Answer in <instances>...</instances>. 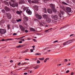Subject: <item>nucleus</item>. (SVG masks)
<instances>
[{
	"label": "nucleus",
	"instance_id": "58",
	"mask_svg": "<svg viewBox=\"0 0 75 75\" xmlns=\"http://www.w3.org/2000/svg\"><path fill=\"white\" fill-rule=\"evenodd\" d=\"M25 60H26L27 61H28L29 60V59H25Z\"/></svg>",
	"mask_w": 75,
	"mask_h": 75
},
{
	"label": "nucleus",
	"instance_id": "1",
	"mask_svg": "<svg viewBox=\"0 0 75 75\" xmlns=\"http://www.w3.org/2000/svg\"><path fill=\"white\" fill-rule=\"evenodd\" d=\"M60 8L62 9L63 10L66 11L67 13H70L71 12V8L69 7L66 8L64 7L63 5L60 6Z\"/></svg>",
	"mask_w": 75,
	"mask_h": 75
},
{
	"label": "nucleus",
	"instance_id": "55",
	"mask_svg": "<svg viewBox=\"0 0 75 75\" xmlns=\"http://www.w3.org/2000/svg\"><path fill=\"white\" fill-rule=\"evenodd\" d=\"M21 64V62H19L18 64V65H20Z\"/></svg>",
	"mask_w": 75,
	"mask_h": 75
},
{
	"label": "nucleus",
	"instance_id": "35",
	"mask_svg": "<svg viewBox=\"0 0 75 75\" xmlns=\"http://www.w3.org/2000/svg\"><path fill=\"white\" fill-rule=\"evenodd\" d=\"M62 3H63V4H65V5H68V4H67L66 3H65L64 2H62Z\"/></svg>",
	"mask_w": 75,
	"mask_h": 75
},
{
	"label": "nucleus",
	"instance_id": "51",
	"mask_svg": "<svg viewBox=\"0 0 75 75\" xmlns=\"http://www.w3.org/2000/svg\"><path fill=\"white\" fill-rule=\"evenodd\" d=\"M1 41H6V40H4V39H2V40H1Z\"/></svg>",
	"mask_w": 75,
	"mask_h": 75
},
{
	"label": "nucleus",
	"instance_id": "8",
	"mask_svg": "<svg viewBox=\"0 0 75 75\" xmlns=\"http://www.w3.org/2000/svg\"><path fill=\"white\" fill-rule=\"evenodd\" d=\"M6 32V30L5 29H0V33L1 34H4Z\"/></svg>",
	"mask_w": 75,
	"mask_h": 75
},
{
	"label": "nucleus",
	"instance_id": "48",
	"mask_svg": "<svg viewBox=\"0 0 75 75\" xmlns=\"http://www.w3.org/2000/svg\"><path fill=\"white\" fill-rule=\"evenodd\" d=\"M69 72V70H67L66 71V72L67 74V73H68V72Z\"/></svg>",
	"mask_w": 75,
	"mask_h": 75
},
{
	"label": "nucleus",
	"instance_id": "59",
	"mask_svg": "<svg viewBox=\"0 0 75 75\" xmlns=\"http://www.w3.org/2000/svg\"><path fill=\"white\" fill-rule=\"evenodd\" d=\"M28 2H29V3H31V1H29V0H28Z\"/></svg>",
	"mask_w": 75,
	"mask_h": 75
},
{
	"label": "nucleus",
	"instance_id": "4",
	"mask_svg": "<svg viewBox=\"0 0 75 75\" xmlns=\"http://www.w3.org/2000/svg\"><path fill=\"white\" fill-rule=\"evenodd\" d=\"M50 6L52 8V10H53V11L55 13L57 12V10L55 9V5L53 4H50Z\"/></svg>",
	"mask_w": 75,
	"mask_h": 75
},
{
	"label": "nucleus",
	"instance_id": "9",
	"mask_svg": "<svg viewBox=\"0 0 75 75\" xmlns=\"http://www.w3.org/2000/svg\"><path fill=\"white\" fill-rule=\"evenodd\" d=\"M6 16L8 19H10L11 18V14L10 13H7Z\"/></svg>",
	"mask_w": 75,
	"mask_h": 75
},
{
	"label": "nucleus",
	"instance_id": "34",
	"mask_svg": "<svg viewBox=\"0 0 75 75\" xmlns=\"http://www.w3.org/2000/svg\"><path fill=\"white\" fill-rule=\"evenodd\" d=\"M16 13L17 14H21V13H20V12L18 11H17Z\"/></svg>",
	"mask_w": 75,
	"mask_h": 75
},
{
	"label": "nucleus",
	"instance_id": "41",
	"mask_svg": "<svg viewBox=\"0 0 75 75\" xmlns=\"http://www.w3.org/2000/svg\"><path fill=\"white\" fill-rule=\"evenodd\" d=\"M37 64H39V63H40V61L38 60L37 61Z\"/></svg>",
	"mask_w": 75,
	"mask_h": 75
},
{
	"label": "nucleus",
	"instance_id": "24",
	"mask_svg": "<svg viewBox=\"0 0 75 75\" xmlns=\"http://www.w3.org/2000/svg\"><path fill=\"white\" fill-rule=\"evenodd\" d=\"M43 11L44 13H47V9H46V8H45L43 9Z\"/></svg>",
	"mask_w": 75,
	"mask_h": 75
},
{
	"label": "nucleus",
	"instance_id": "12",
	"mask_svg": "<svg viewBox=\"0 0 75 75\" xmlns=\"http://www.w3.org/2000/svg\"><path fill=\"white\" fill-rule=\"evenodd\" d=\"M46 21L47 23H50L51 21V19H50V18H47L46 19Z\"/></svg>",
	"mask_w": 75,
	"mask_h": 75
},
{
	"label": "nucleus",
	"instance_id": "53",
	"mask_svg": "<svg viewBox=\"0 0 75 75\" xmlns=\"http://www.w3.org/2000/svg\"><path fill=\"white\" fill-rule=\"evenodd\" d=\"M33 41H35V42H37V41H36V40H35V39H33Z\"/></svg>",
	"mask_w": 75,
	"mask_h": 75
},
{
	"label": "nucleus",
	"instance_id": "30",
	"mask_svg": "<svg viewBox=\"0 0 75 75\" xmlns=\"http://www.w3.org/2000/svg\"><path fill=\"white\" fill-rule=\"evenodd\" d=\"M16 20L17 22H20V21H21V20L20 19L18 20Z\"/></svg>",
	"mask_w": 75,
	"mask_h": 75
},
{
	"label": "nucleus",
	"instance_id": "26",
	"mask_svg": "<svg viewBox=\"0 0 75 75\" xmlns=\"http://www.w3.org/2000/svg\"><path fill=\"white\" fill-rule=\"evenodd\" d=\"M39 60H40V61H43V60H44V58L43 57L42 58H39Z\"/></svg>",
	"mask_w": 75,
	"mask_h": 75
},
{
	"label": "nucleus",
	"instance_id": "44",
	"mask_svg": "<svg viewBox=\"0 0 75 75\" xmlns=\"http://www.w3.org/2000/svg\"><path fill=\"white\" fill-rule=\"evenodd\" d=\"M30 51L31 52H33V49H30Z\"/></svg>",
	"mask_w": 75,
	"mask_h": 75
},
{
	"label": "nucleus",
	"instance_id": "61",
	"mask_svg": "<svg viewBox=\"0 0 75 75\" xmlns=\"http://www.w3.org/2000/svg\"><path fill=\"white\" fill-rule=\"evenodd\" d=\"M10 62H13V60H11L10 61Z\"/></svg>",
	"mask_w": 75,
	"mask_h": 75
},
{
	"label": "nucleus",
	"instance_id": "46",
	"mask_svg": "<svg viewBox=\"0 0 75 75\" xmlns=\"http://www.w3.org/2000/svg\"><path fill=\"white\" fill-rule=\"evenodd\" d=\"M73 35H74V34H71V35L69 37H71V36H73Z\"/></svg>",
	"mask_w": 75,
	"mask_h": 75
},
{
	"label": "nucleus",
	"instance_id": "52",
	"mask_svg": "<svg viewBox=\"0 0 75 75\" xmlns=\"http://www.w3.org/2000/svg\"><path fill=\"white\" fill-rule=\"evenodd\" d=\"M20 40L23 41H25L24 39H21Z\"/></svg>",
	"mask_w": 75,
	"mask_h": 75
},
{
	"label": "nucleus",
	"instance_id": "22",
	"mask_svg": "<svg viewBox=\"0 0 75 75\" xmlns=\"http://www.w3.org/2000/svg\"><path fill=\"white\" fill-rule=\"evenodd\" d=\"M4 3H5V4H6V5H7V6H8V2L6 1H4Z\"/></svg>",
	"mask_w": 75,
	"mask_h": 75
},
{
	"label": "nucleus",
	"instance_id": "3",
	"mask_svg": "<svg viewBox=\"0 0 75 75\" xmlns=\"http://www.w3.org/2000/svg\"><path fill=\"white\" fill-rule=\"evenodd\" d=\"M74 41V39H72L69 40L63 43V45H68V44H71V43H72V42Z\"/></svg>",
	"mask_w": 75,
	"mask_h": 75
},
{
	"label": "nucleus",
	"instance_id": "6",
	"mask_svg": "<svg viewBox=\"0 0 75 75\" xmlns=\"http://www.w3.org/2000/svg\"><path fill=\"white\" fill-rule=\"evenodd\" d=\"M51 17L52 18H54L55 20H57L58 19V17L57 15H52Z\"/></svg>",
	"mask_w": 75,
	"mask_h": 75
},
{
	"label": "nucleus",
	"instance_id": "33",
	"mask_svg": "<svg viewBox=\"0 0 75 75\" xmlns=\"http://www.w3.org/2000/svg\"><path fill=\"white\" fill-rule=\"evenodd\" d=\"M27 64V62H24L23 63H22L21 65H25V64Z\"/></svg>",
	"mask_w": 75,
	"mask_h": 75
},
{
	"label": "nucleus",
	"instance_id": "14",
	"mask_svg": "<svg viewBox=\"0 0 75 75\" xmlns=\"http://www.w3.org/2000/svg\"><path fill=\"white\" fill-rule=\"evenodd\" d=\"M5 23V21L4 19H3L0 21V24H3Z\"/></svg>",
	"mask_w": 75,
	"mask_h": 75
},
{
	"label": "nucleus",
	"instance_id": "32",
	"mask_svg": "<svg viewBox=\"0 0 75 75\" xmlns=\"http://www.w3.org/2000/svg\"><path fill=\"white\" fill-rule=\"evenodd\" d=\"M27 8H28L27 7H25L23 8V10H26Z\"/></svg>",
	"mask_w": 75,
	"mask_h": 75
},
{
	"label": "nucleus",
	"instance_id": "27",
	"mask_svg": "<svg viewBox=\"0 0 75 75\" xmlns=\"http://www.w3.org/2000/svg\"><path fill=\"white\" fill-rule=\"evenodd\" d=\"M23 45H19V46H16L17 48H20L21 47H23Z\"/></svg>",
	"mask_w": 75,
	"mask_h": 75
},
{
	"label": "nucleus",
	"instance_id": "50",
	"mask_svg": "<svg viewBox=\"0 0 75 75\" xmlns=\"http://www.w3.org/2000/svg\"><path fill=\"white\" fill-rule=\"evenodd\" d=\"M10 40V39H7L5 40V41H9Z\"/></svg>",
	"mask_w": 75,
	"mask_h": 75
},
{
	"label": "nucleus",
	"instance_id": "54",
	"mask_svg": "<svg viewBox=\"0 0 75 75\" xmlns=\"http://www.w3.org/2000/svg\"><path fill=\"white\" fill-rule=\"evenodd\" d=\"M24 37H25V36H23L22 37H21L20 38L21 39L22 38H24Z\"/></svg>",
	"mask_w": 75,
	"mask_h": 75
},
{
	"label": "nucleus",
	"instance_id": "18",
	"mask_svg": "<svg viewBox=\"0 0 75 75\" xmlns=\"http://www.w3.org/2000/svg\"><path fill=\"white\" fill-rule=\"evenodd\" d=\"M23 19L25 21H28V18H27V17H24L23 18Z\"/></svg>",
	"mask_w": 75,
	"mask_h": 75
},
{
	"label": "nucleus",
	"instance_id": "23",
	"mask_svg": "<svg viewBox=\"0 0 75 75\" xmlns=\"http://www.w3.org/2000/svg\"><path fill=\"white\" fill-rule=\"evenodd\" d=\"M19 1H20L19 3H23L24 1V0H19Z\"/></svg>",
	"mask_w": 75,
	"mask_h": 75
},
{
	"label": "nucleus",
	"instance_id": "10",
	"mask_svg": "<svg viewBox=\"0 0 75 75\" xmlns=\"http://www.w3.org/2000/svg\"><path fill=\"white\" fill-rule=\"evenodd\" d=\"M26 12L27 13H28L30 15H31L32 13L31 11H30V10L29 9H27L26 11Z\"/></svg>",
	"mask_w": 75,
	"mask_h": 75
},
{
	"label": "nucleus",
	"instance_id": "40",
	"mask_svg": "<svg viewBox=\"0 0 75 75\" xmlns=\"http://www.w3.org/2000/svg\"><path fill=\"white\" fill-rule=\"evenodd\" d=\"M58 42V41L56 40L53 43H56V42Z\"/></svg>",
	"mask_w": 75,
	"mask_h": 75
},
{
	"label": "nucleus",
	"instance_id": "49",
	"mask_svg": "<svg viewBox=\"0 0 75 75\" xmlns=\"http://www.w3.org/2000/svg\"><path fill=\"white\" fill-rule=\"evenodd\" d=\"M13 35H17V33H14L13 34Z\"/></svg>",
	"mask_w": 75,
	"mask_h": 75
},
{
	"label": "nucleus",
	"instance_id": "29",
	"mask_svg": "<svg viewBox=\"0 0 75 75\" xmlns=\"http://www.w3.org/2000/svg\"><path fill=\"white\" fill-rule=\"evenodd\" d=\"M50 59L49 58H47L45 59V60L44 61V62H47V59Z\"/></svg>",
	"mask_w": 75,
	"mask_h": 75
},
{
	"label": "nucleus",
	"instance_id": "39",
	"mask_svg": "<svg viewBox=\"0 0 75 75\" xmlns=\"http://www.w3.org/2000/svg\"><path fill=\"white\" fill-rule=\"evenodd\" d=\"M29 68H30V67H27L26 68V69H24V70H26V69H29Z\"/></svg>",
	"mask_w": 75,
	"mask_h": 75
},
{
	"label": "nucleus",
	"instance_id": "20",
	"mask_svg": "<svg viewBox=\"0 0 75 75\" xmlns=\"http://www.w3.org/2000/svg\"><path fill=\"white\" fill-rule=\"evenodd\" d=\"M40 67V66H36L35 67H33V68L35 69H37V68H38Z\"/></svg>",
	"mask_w": 75,
	"mask_h": 75
},
{
	"label": "nucleus",
	"instance_id": "31",
	"mask_svg": "<svg viewBox=\"0 0 75 75\" xmlns=\"http://www.w3.org/2000/svg\"><path fill=\"white\" fill-rule=\"evenodd\" d=\"M49 48L50 47H47L45 48L44 49V50H48V49H49Z\"/></svg>",
	"mask_w": 75,
	"mask_h": 75
},
{
	"label": "nucleus",
	"instance_id": "38",
	"mask_svg": "<svg viewBox=\"0 0 75 75\" xmlns=\"http://www.w3.org/2000/svg\"><path fill=\"white\" fill-rule=\"evenodd\" d=\"M35 7L36 8V11H38V6H35Z\"/></svg>",
	"mask_w": 75,
	"mask_h": 75
},
{
	"label": "nucleus",
	"instance_id": "36",
	"mask_svg": "<svg viewBox=\"0 0 75 75\" xmlns=\"http://www.w3.org/2000/svg\"><path fill=\"white\" fill-rule=\"evenodd\" d=\"M28 50L27 49V50H26L24 51V52H25V53H26V52H28Z\"/></svg>",
	"mask_w": 75,
	"mask_h": 75
},
{
	"label": "nucleus",
	"instance_id": "15",
	"mask_svg": "<svg viewBox=\"0 0 75 75\" xmlns=\"http://www.w3.org/2000/svg\"><path fill=\"white\" fill-rule=\"evenodd\" d=\"M47 12L51 14V13H52V11L50 9H47Z\"/></svg>",
	"mask_w": 75,
	"mask_h": 75
},
{
	"label": "nucleus",
	"instance_id": "45",
	"mask_svg": "<svg viewBox=\"0 0 75 75\" xmlns=\"http://www.w3.org/2000/svg\"><path fill=\"white\" fill-rule=\"evenodd\" d=\"M22 42H23L21 41H20L19 42V43H20V44L22 43Z\"/></svg>",
	"mask_w": 75,
	"mask_h": 75
},
{
	"label": "nucleus",
	"instance_id": "2",
	"mask_svg": "<svg viewBox=\"0 0 75 75\" xmlns=\"http://www.w3.org/2000/svg\"><path fill=\"white\" fill-rule=\"evenodd\" d=\"M11 2L9 1V3L10 6L13 7H18V4L17 2H15V0H11Z\"/></svg>",
	"mask_w": 75,
	"mask_h": 75
},
{
	"label": "nucleus",
	"instance_id": "28",
	"mask_svg": "<svg viewBox=\"0 0 75 75\" xmlns=\"http://www.w3.org/2000/svg\"><path fill=\"white\" fill-rule=\"evenodd\" d=\"M1 12L3 13H5V10H4V9H2L1 10Z\"/></svg>",
	"mask_w": 75,
	"mask_h": 75
},
{
	"label": "nucleus",
	"instance_id": "57",
	"mask_svg": "<svg viewBox=\"0 0 75 75\" xmlns=\"http://www.w3.org/2000/svg\"><path fill=\"white\" fill-rule=\"evenodd\" d=\"M71 75H74V73L73 72H71Z\"/></svg>",
	"mask_w": 75,
	"mask_h": 75
},
{
	"label": "nucleus",
	"instance_id": "25",
	"mask_svg": "<svg viewBox=\"0 0 75 75\" xmlns=\"http://www.w3.org/2000/svg\"><path fill=\"white\" fill-rule=\"evenodd\" d=\"M40 0H34V3H38V1H39Z\"/></svg>",
	"mask_w": 75,
	"mask_h": 75
},
{
	"label": "nucleus",
	"instance_id": "64",
	"mask_svg": "<svg viewBox=\"0 0 75 75\" xmlns=\"http://www.w3.org/2000/svg\"><path fill=\"white\" fill-rule=\"evenodd\" d=\"M50 51H51V50H49L48 51H47V52H50Z\"/></svg>",
	"mask_w": 75,
	"mask_h": 75
},
{
	"label": "nucleus",
	"instance_id": "62",
	"mask_svg": "<svg viewBox=\"0 0 75 75\" xmlns=\"http://www.w3.org/2000/svg\"><path fill=\"white\" fill-rule=\"evenodd\" d=\"M33 48H35V46L33 45L32 46Z\"/></svg>",
	"mask_w": 75,
	"mask_h": 75
},
{
	"label": "nucleus",
	"instance_id": "42",
	"mask_svg": "<svg viewBox=\"0 0 75 75\" xmlns=\"http://www.w3.org/2000/svg\"><path fill=\"white\" fill-rule=\"evenodd\" d=\"M68 61V60L67 59H64V62H67Z\"/></svg>",
	"mask_w": 75,
	"mask_h": 75
},
{
	"label": "nucleus",
	"instance_id": "56",
	"mask_svg": "<svg viewBox=\"0 0 75 75\" xmlns=\"http://www.w3.org/2000/svg\"><path fill=\"white\" fill-rule=\"evenodd\" d=\"M24 75H27L28 74L27 73H24Z\"/></svg>",
	"mask_w": 75,
	"mask_h": 75
},
{
	"label": "nucleus",
	"instance_id": "7",
	"mask_svg": "<svg viewBox=\"0 0 75 75\" xmlns=\"http://www.w3.org/2000/svg\"><path fill=\"white\" fill-rule=\"evenodd\" d=\"M64 12L63 11H60V13H59V16L60 17H63L64 18H65V17L63 15H64Z\"/></svg>",
	"mask_w": 75,
	"mask_h": 75
},
{
	"label": "nucleus",
	"instance_id": "60",
	"mask_svg": "<svg viewBox=\"0 0 75 75\" xmlns=\"http://www.w3.org/2000/svg\"><path fill=\"white\" fill-rule=\"evenodd\" d=\"M31 39V38H28V40H30V39Z\"/></svg>",
	"mask_w": 75,
	"mask_h": 75
},
{
	"label": "nucleus",
	"instance_id": "16",
	"mask_svg": "<svg viewBox=\"0 0 75 75\" xmlns=\"http://www.w3.org/2000/svg\"><path fill=\"white\" fill-rule=\"evenodd\" d=\"M43 17L44 18H47L48 16L45 14H44L43 15Z\"/></svg>",
	"mask_w": 75,
	"mask_h": 75
},
{
	"label": "nucleus",
	"instance_id": "21",
	"mask_svg": "<svg viewBox=\"0 0 75 75\" xmlns=\"http://www.w3.org/2000/svg\"><path fill=\"white\" fill-rule=\"evenodd\" d=\"M10 25H7V28L8 30H10V29H11L10 27Z\"/></svg>",
	"mask_w": 75,
	"mask_h": 75
},
{
	"label": "nucleus",
	"instance_id": "5",
	"mask_svg": "<svg viewBox=\"0 0 75 75\" xmlns=\"http://www.w3.org/2000/svg\"><path fill=\"white\" fill-rule=\"evenodd\" d=\"M35 16L36 17V18H38V19H39V20H41V19L42 18V16H41V15L38 14H37L35 13Z\"/></svg>",
	"mask_w": 75,
	"mask_h": 75
},
{
	"label": "nucleus",
	"instance_id": "13",
	"mask_svg": "<svg viewBox=\"0 0 75 75\" xmlns=\"http://www.w3.org/2000/svg\"><path fill=\"white\" fill-rule=\"evenodd\" d=\"M4 9L6 11H10V8H8L7 6H5Z\"/></svg>",
	"mask_w": 75,
	"mask_h": 75
},
{
	"label": "nucleus",
	"instance_id": "19",
	"mask_svg": "<svg viewBox=\"0 0 75 75\" xmlns=\"http://www.w3.org/2000/svg\"><path fill=\"white\" fill-rule=\"evenodd\" d=\"M52 28H50L47 30H46L45 31V32H46V33H48V32H49V31H49L50 30H52Z\"/></svg>",
	"mask_w": 75,
	"mask_h": 75
},
{
	"label": "nucleus",
	"instance_id": "11",
	"mask_svg": "<svg viewBox=\"0 0 75 75\" xmlns=\"http://www.w3.org/2000/svg\"><path fill=\"white\" fill-rule=\"evenodd\" d=\"M20 28L22 30V31H24L25 30V28H24L21 25L20 26Z\"/></svg>",
	"mask_w": 75,
	"mask_h": 75
},
{
	"label": "nucleus",
	"instance_id": "43",
	"mask_svg": "<svg viewBox=\"0 0 75 75\" xmlns=\"http://www.w3.org/2000/svg\"><path fill=\"white\" fill-rule=\"evenodd\" d=\"M25 33H28V31L27 30H25Z\"/></svg>",
	"mask_w": 75,
	"mask_h": 75
},
{
	"label": "nucleus",
	"instance_id": "47",
	"mask_svg": "<svg viewBox=\"0 0 75 75\" xmlns=\"http://www.w3.org/2000/svg\"><path fill=\"white\" fill-rule=\"evenodd\" d=\"M35 55H40V54L38 53H36Z\"/></svg>",
	"mask_w": 75,
	"mask_h": 75
},
{
	"label": "nucleus",
	"instance_id": "63",
	"mask_svg": "<svg viewBox=\"0 0 75 75\" xmlns=\"http://www.w3.org/2000/svg\"><path fill=\"white\" fill-rule=\"evenodd\" d=\"M71 65V63H69L67 65Z\"/></svg>",
	"mask_w": 75,
	"mask_h": 75
},
{
	"label": "nucleus",
	"instance_id": "17",
	"mask_svg": "<svg viewBox=\"0 0 75 75\" xmlns=\"http://www.w3.org/2000/svg\"><path fill=\"white\" fill-rule=\"evenodd\" d=\"M30 31H35V30L34 29L32 28H30Z\"/></svg>",
	"mask_w": 75,
	"mask_h": 75
},
{
	"label": "nucleus",
	"instance_id": "37",
	"mask_svg": "<svg viewBox=\"0 0 75 75\" xmlns=\"http://www.w3.org/2000/svg\"><path fill=\"white\" fill-rule=\"evenodd\" d=\"M67 27V26H63V27H62L61 28V29H62V28H66Z\"/></svg>",
	"mask_w": 75,
	"mask_h": 75
}]
</instances>
